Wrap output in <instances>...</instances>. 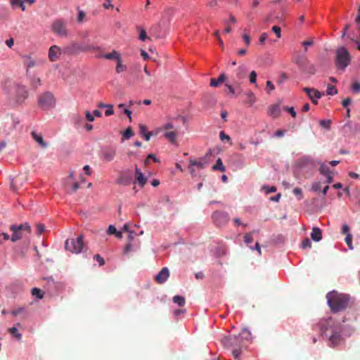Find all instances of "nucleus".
I'll return each instance as SVG.
<instances>
[{
    "mask_svg": "<svg viewBox=\"0 0 360 360\" xmlns=\"http://www.w3.org/2000/svg\"><path fill=\"white\" fill-rule=\"evenodd\" d=\"M327 302L333 312L345 310L349 302V296L346 294L331 291L326 295Z\"/></svg>",
    "mask_w": 360,
    "mask_h": 360,
    "instance_id": "1",
    "label": "nucleus"
},
{
    "mask_svg": "<svg viewBox=\"0 0 360 360\" xmlns=\"http://www.w3.org/2000/svg\"><path fill=\"white\" fill-rule=\"evenodd\" d=\"M222 345L227 348L232 349V354L235 359H238L243 349H246V344L240 340L239 335H229L221 340Z\"/></svg>",
    "mask_w": 360,
    "mask_h": 360,
    "instance_id": "2",
    "label": "nucleus"
},
{
    "mask_svg": "<svg viewBox=\"0 0 360 360\" xmlns=\"http://www.w3.org/2000/svg\"><path fill=\"white\" fill-rule=\"evenodd\" d=\"M10 230L13 231L11 240L15 242L30 234L31 228L27 223H25L20 225L13 224L10 226Z\"/></svg>",
    "mask_w": 360,
    "mask_h": 360,
    "instance_id": "3",
    "label": "nucleus"
},
{
    "mask_svg": "<svg viewBox=\"0 0 360 360\" xmlns=\"http://www.w3.org/2000/svg\"><path fill=\"white\" fill-rule=\"evenodd\" d=\"M350 56L345 47H340L336 51V65L338 68L344 70L349 63Z\"/></svg>",
    "mask_w": 360,
    "mask_h": 360,
    "instance_id": "4",
    "label": "nucleus"
},
{
    "mask_svg": "<svg viewBox=\"0 0 360 360\" xmlns=\"http://www.w3.org/2000/svg\"><path fill=\"white\" fill-rule=\"evenodd\" d=\"M65 248L67 250L78 254L82 252L83 244V236H79L76 239H68L65 243Z\"/></svg>",
    "mask_w": 360,
    "mask_h": 360,
    "instance_id": "5",
    "label": "nucleus"
},
{
    "mask_svg": "<svg viewBox=\"0 0 360 360\" xmlns=\"http://www.w3.org/2000/svg\"><path fill=\"white\" fill-rule=\"evenodd\" d=\"M40 108L44 110H49L56 104V100L52 93L47 91L41 94L38 101Z\"/></svg>",
    "mask_w": 360,
    "mask_h": 360,
    "instance_id": "6",
    "label": "nucleus"
},
{
    "mask_svg": "<svg viewBox=\"0 0 360 360\" xmlns=\"http://www.w3.org/2000/svg\"><path fill=\"white\" fill-rule=\"evenodd\" d=\"M117 154L115 147L107 146L101 150L100 159L104 162H109L112 161Z\"/></svg>",
    "mask_w": 360,
    "mask_h": 360,
    "instance_id": "7",
    "label": "nucleus"
},
{
    "mask_svg": "<svg viewBox=\"0 0 360 360\" xmlns=\"http://www.w3.org/2000/svg\"><path fill=\"white\" fill-rule=\"evenodd\" d=\"M12 96H14L17 103H22L27 98L28 91H27L25 86L16 84L13 87V92H12Z\"/></svg>",
    "mask_w": 360,
    "mask_h": 360,
    "instance_id": "8",
    "label": "nucleus"
},
{
    "mask_svg": "<svg viewBox=\"0 0 360 360\" xmlns=\"http://www.w3.org/2000/svg\"><path fill=\"white\" fill-rule=\"evenodd\" d=\"M212 218L214 224L219 227L226 225L229 221L228 213L224 212H214L212 215Z\"/></svg>",
    "mask_w": 360,
    "mask_h": 360,
    "instance_id": "9",
    "label": "nucleus"
},
{
    "mask_svg": "<svg viewBox=\"0 0 360 360\" xmlns=\"http://www.w3.org/2000/svg\"><path fill=\"white\" fill-rule=\"evenodd\" d=\"M296 63L304 71L310 73H315V68L314 65L311 64L306 57L297 56L295 59Z\"/></svg>",
    "mask_w": 360,
    "mask_h": 360,
    "instance_id": "10",
    "label": "nucleus"
},
{
    "mask_svg": "<svg viewBox=\"0 0 360 360\" xmlns=\"http://www.w3.org/2000/svg\"><path fill=\"white\" fill-rule=\"evenodd\" d=\"M52 31L58 35L66 36V23L63 20H57L52 24Z\"/></svg>",
    "mask_w": 360,
    "mask_h": 360,
    "instance_id": "11",
    "label": "nucleus"
},
{
    "mask_svg": "<svg viewBox=\"0 0 360 360\" xmlns=\"http://www.w3.org/2000/svg\"><path fill=\"white\" fill-rule=\"evenodd\" d=\"M169 276V271L167 267H164L155 276V281L159 284L164 283Z\"/></svg>",
    "mask_w": 360,
    "mask_h": 360,
    "instance_id": "12",
    "label": "nucleus"
},
{
    "mask_svg": "<svg viewBox=\"0 0 360 360\" xmlns=\"http://www.w3.org/2000/svg\"><path fill=\"white\" fill-rule=\"evenodd\" d=\"M60 55V49L54 45L49 48V58L51 61L53 62L59 58Z\"/></svg>",
    "mask_w": 360,
    "mask_h": 360,
    "instance_id": "13",
    "label": "nucleus"
},
{
    "mask_svg": "<svg viewBox=\"0 0 360 360\" xmlns=\"http://www.w3.org/2000/svg\"><path fill=\"white\" fill-rule=\"evenodd\" d=\"M303 91L307 94L309 98H315L316 99H319L323 95H324L323 93H321L314 88L304 87Z\"/></svg>",
    "mask_w": 360,
    "mask_h": 360,
    "instance_id": "14",
    "label": "nucleus"
},
{
    "mask_svg": "<svg viewBox=\"0 0 360 360\" xmlns=\"http://www.w3.org/2000/svg\"><path fill=\"white\" fill-rule=\"evenodd\" d=\"M135 178L141 187H143L147 182V179L143 176L137 165H135Z\"/></svg>",
    "mask_w": 360,
    "mask_h": 360,
    "instance_id": "15",
    "label": "nucleus"
},
{
    "mask_svg": "<svg viewBox=\"0 0 360 360\" xmlns=\"http://www.w3.org/2000/svg\"><path fill=\"white\" fill-rule=\"evenodd\" d=\"M31 135L33 139L37 142L41 148H46L48 146V144L44 141L41 134H38L36 131H32Z\"/></svg>",
    "mask_w": 360,
    "mask_h": 360,
    "instance_id": "16",
    "label": "nucleus"
},
{
    "mask_svg": "<svg viewBox=\"0 0 360 360\" xmlns=\"http://www.w3.org/2000/svg\"><path fill=\"white\" fill-rule=\"evenodd\" d=\"M268 114L274 117L277 118L281 115V108L278 104L272 105L269 107Z\"/></svg>",
    "mask_w": 360,
    "mask_h": 360,
    "instance_id": "17",
    "label": "nucleus"
},
{
    "mask_svg": "<svg viewBox=\"0 0 360 360\" xmlns=\"http://www.w3.org/2000/svg\"><path fill=\"white\" fill-rule=\"evenodd\" d=\"M9 3L12 8H20L22 11L26 10V7L25 3L26 1L25 0H9Z\"/></svg>",
    "mask_w": 360,
    "mask_h": 360,
    "instance_id": "18",
    "label": "nucleus"
},
{
    "mask_svg": "<svg viewBox=\"0 0 360 360\" xmlns=\"http://www.w3.org/2000/svg\"><path fill=\"white\" fill-rule=\"evenodd\" d=\"M174 128V124L172 122H167L162 124L161 127L155 129L154 130V135H158L159 133L162 131H168V130L173 129Z\"/></svg>",
    "mask_w": 360,
    "mask_h": 360,
    "instance_id": "19",
    "label": "nucleus"
},
{
    "mask_svg": "<svg viewBox=\"0 0 360 360\" xmlns=\"http://www.w3.org/2000/svg\"><path fill=\"white\" fill-rule=\"evenodd\" d=\"M193 166H196L199 169H204L205 167V163L200 162V161H196L194 160H190V165H189L190 172L193 176H195V174L194 169L193 168Z\"/></svg>",
    "mask_w": 360,
    "mask_h": 360,
    "instance_id": "20",
    "label": "nucleus"
},
{
    "mask_svg": "<svg viewBox=\"0 0 360 360\" xmlns=\"http://www.w3.org/2000/svg\"><path fill=\"white\" fill-rule=\"evenodd\" d=\"M238 335L240 336V340H243L245 344L251 341L252 338L250 331L246 328H243Z\"/></svg>",
    "mask_w": 360,
    "mask_h": 360,
    "instance_id": "21",
    "label": "nucleus"
},
{
    "mask_svg": "<svg viewBox=\"0 0 360 360\" xmlns=\"http://www.w3.org/2000/svg\"><path fill=\"white\" fill-rule=\"evenodd\" d=\"M100 57H103L107 60H116L118 61L121 58L120 53L115 50H113L111 53L101 55Z\"/></svg>",
    "mask_w": 360,
    "mask_h": 360,
    "instance_id": "22",
    "label": "nucleus"
},
{
    "mask_svg": "<svg viewBox=\"0 0 360 360\" xmlns=\"http://www.w3.org/2000/svg\"><path fill=\"white\" fill-rule=\"evenodd\" d=\"M311 238L316 242H319L322 238L321 230L319 228L314 227L311 233Z\"/></svg>",
    "mask_w": 360,
    "mask_h": 360,
    "instance_id": "23",
    "label": "nucleus"
},
{
    "mask_svg": "<svg viewBox=\"0 0 360 360\" xmlns=\"http://www.w3.org/2000/svg\"><path fill=\"white\" fill-rule=\"evenodd\" d=\"M24 65L26 68L27 73H28L30 68H34L36 65V61L30 56H24Z\"/></svg>",
    "mask_w": 360,
    "mask_h": 360,
    "instance_id": "24",
    "label": "nucleus"
},
{
    "mask_svg": "<svg viewBox=\"0 0 360 360\" xmlns=\"http://www.w3.org/2000/svg\"><path fill=\"white\" fill-rule=\"evenodd\" d=\"M226 79V76L225 74H221L218 79L211 78L210 79V86L213 87L218 86L221 83L224 82Z\"/></svg>",
    "mask_w": 360,
    "mask_h": 360,
    "instance_id": "25",
    "label": "nucleus"
},
{
    "mask_svg": "<svg viewBox=\"0 0 360 360\" xmlns=\"http://www.w3.org/2000/svg\"><path fill=\"white\" fill-rule=\"evenodd\" d=\"M341 340V335L339 331L334 330L330 337V342L333 346L337 345Z\"/></svg>",
    "mask_w": 360,
    "mask_h": 360,
    "instance_id": "26",
    "label": "nucleus"
},
{
    "mask_svg": "<svg viewBox=\"0 0 360 360\" xmlns=\"http://www.w3.org/2000/svg\"><path fill=\"white\" fill-rule=\"evenodd\" d=\"M163 136L169 140L171 143H174L176 142L177 132L176 131H165Z\"/></svg>",
    "mask_w": 360,
    "mask_h": 360,
    "instance_id": "27",
    "label": "nucleus"
},
{
    "mask_svg": "<svg viewBox=\"0 0 360 360\" xmlns=\"http://www.w3.org/2000/svg\"><path fill=\"white\" fill-rule=\"evenodd\" d=\"M245 95L246 99L245 102L248 103L250 106H252L255 103L256 100L255 94L251 91H248L245 93Z\"/></svg>",
    "mask_w": 360,
    "mask_h": 360,
    "instance_id": "28",
    "label": "nucleus"
},
{
    "mask_svg": "<svg viewBox=\"0 0 360 360\" xmlns=\"http://www.w3.org/2000/svg\"><path fill=\"white\" fill-rule=\"evenodd\" d=\"M247 70L244 66H240L236 70V77L238 81L245 78Z\"/></svg>",
    "mask_w": 360,
    "mask_h": 360,
    "instance_id": "29",
    "label": "nucleus"
},
{
    "mask_svg": "<svg viewBox=\"0 0 360 360\" xmlns=\"http://www.w3.org/2000/svg\"><path fill=\"white\" fill-rule=\"evenodd\" d=\"M319 172L320 174H321L322 175L325 176L326 174H328L331 172H333L328 165H326V163L324 162H321L320 164V167H319Z\"/></svg>",
    "mask_w": 360,
    "mask_h": 360,
    "instance_id": "30",
    "label": "nucleus"
},
{
    "mask_svg": "<svg viewBox=\"0 0 360 360\" xmlns=\"http://www.w3.org/2000/svg\"><path fill=\"white\" fill-rule=\"evenodd\" d=\"M8 333L15 337L17 340H20L22 338V334L18 333V328L16 327L9 328L8 329Z\"/></svg>",
    "mask_w": 360,
    "mask_h": 360,
    "instance_id": "31",
    "label": "nucleus"
},
{
    "mask_svg": "<svg viewBox=\"0 0 360 360\" xmlns=\"http://www.w3.org/2000/svg\"><path fill=\"white\" fill-rule=\"evenodd\" d=\"M212 169L213 170H219L221 172L225 171V167L224 166L221 158H218L217 160L216 164L212 166Z\"/></svg>",
    "mask_w": 360,
    "mask_h": 360,
    "instance_id": "32",
    "label": "nucleus"
},
{
    "mask_svg": "<svg viewBox=\"0 0 360 360\" xmlns=\"http://www.w3.org/2000/svg\"><path fill=\"white\" fill-rule=\"evenodd\" d=\"M131 177H127L124 176H121L119 177L117 180V183L121 185L127 186L129 185L131 182Z\"/></svg>",
    "mask_w": 360,
    "mask_h": 360,
    "instance_id": "33",
    "label": "nucleus"
},
{
    "mask_svg": "<svg viewBox=\"0 0 360 360\" xmlns=\"http://www.w3.org/2000/svg\"><path fill=\"white\" fill-rule=\"evenodd\" d=\"M125 70H127V66L122 64V58H120L118 61H117L115 71L117 73L119 74Z\"/></svg>",
    "mask_w": 360,
    "mask_h": 360,
    "instance_id": "34",
    "label": "nucleus"
},
{
    "mask_svg": "<svg viewBox=\"0 0 360 360\" xmlns=\"http://www.w3.org/2000/svg\"><path fill=\"white\" fill-rule=\"evenodd\" d=\"M173 301L174 303L177 304L179 307H182L185 304V298L180 295H175L173 297Z\"/></svg>",
    "mask_w": 360,
    "mask_h": 360,
    "instance_id": "35",
    "label": "nucleus"
},
{
    "mask_svg": "<svg viewBox=\"0 0 360 360\" xmlns=\"http://www.w3.org/2000/svg\"><path fill=\"white\" fill-rule=\"evenodd\" d=\"M74 46H75L77 49H78L81 51H91V50L99 49L98 47H94L91 45H87V46H78L76 44H74Z\"/></svg>",
    "mask_w": 360,
    "mask_h": 360,
    "instance_id": "36",
    "label": "nucleus"
},
{
    "mask_svg": "<svg viewBox=\"0 0 360 360\" xmlns=\"http://www.w3.org/2000/svg\"><path fill=\"white\" fill-rule=\"evenodd\" d=\"M333 324V319L331 318H329L326 321V323L322 326V330H324L326 331V330H328L330 328H332Z\"/></svg>",
    "mask_w": 360,
    "mask_h": 360,
    "instance_id": "37",
    "label": "nucleus"
},
{
    "mask_svg": "<svg viewBox=\"0 0 360 360\" xmlns=\"http://www.w3.org/2000/svg\"><path fill=\"white\" fill-rule=\"evenodd\" d=\"M41 79L38 77H33L31 79V85L33 88L37 89L38 86H41Z\"/></svg>",
    "mask_w": 360,
    "mask_h": 360,
    "instance_id": "38",
    "label": "nucleus"
},
{
    "mask_svg": "<svg viewBox=\"0 0 360 360\" xmlns=\"http://www.w3.org/2000/svg\"><path fill=\"white\" fill-rule=\"evenodd\" d=\"M32 295L36 296L39 299H41L43 297V293L41 290L37 288H32Z\"/></svg>",
    "mask_w": 360,
    "mask_h": 360,
    "instance_id": "39",
    "label": "nucleus"
},
{
    "mask_svg": "<svg viewBox=\"0 0 360 360\" xmlns=\"http://www.w3.org/2000/svg\"><path fill=\"white\" fill-rule=\"evenodd\" d=\"M134 135L132 129L129 127L123 132V138L124 139H129Z\"/></svg>",
    "mask_w": 360,
    "mask_h": 360,
    "instance_id": "40",
    "label": "nucleus"
},
{
    "mask_svg": "<svg viewBox=\"0 0 360 360\" xmlns=\"http://www.w3.org/2000/svg\"><path fill=\"white\" fill-rule=\"evenodd\" d=\"M327 94L333 96L338 94V90L335 86L328 85L327 87Z\"/></svg>",
    "mask_w": 360,
    "mask_h": 360,
    "instance_id": "41",
    "label": "nucleus"
},
{
    "mask_svg": "<svg viewBox=\"0 0 360 360\" xmlns=\"http://www.w3.org/2000/svg\"><path fill=\"white\" fill-rule=\"evenodd\" d=\"M320 126L327 129H329L331 124V121L330 120H322L319 122Z\"/></svg>",
    "mask_w": 360,
    "mask_h": 360,
    "instance_id": "42",
    "label": "nucleus"
},
{
    "mask_svg": "<svg viewBox=\"0 0 360 360\" xmlns=\"http://www.w3.org/2000/svg\"><path fill=\"white\" fill-rule=\"evenodd\" d=\"M321 184L319 181H315L311 185V190L314 192H318L321 190Z\"/></svg>",
    "mask_w": 360,
    "mask_h": 360,
    "instance_id": "43",
    "label": "nucleus"
},
{
    "mask_svg": "<svg viewBox=\"0 0 360 360\" xmlns=\"http://www.w3.org/2000/svg\"><path fill=\"white\" fill-rule=\"evenodd\" d=\"M271 30L276 34L277 38H281V27L279 26L274 25L271 28Z\"/></svg>",
    "mask_w": 360,
    "mask_h": 360,
    "instance_id": "44",
    "label": "nucleus"
},
{
    "mask_svg": "<svg viewBox=\"0 0 360 360\" xmlns=\"http://www.w3.org/2000/svg\"><path fill=\"white\" fill-rule=\"evenodd\" d=\"M345 242L350 249H352V236L350 233L347 234L345 238Z\"/></svg>",
    "mask_w": 360,
    "mask_h": 360,
    "instance_id": "45",
    "label": "nucleus"
},
{
    "mask_svg": "<svg viewBox=\"0 0 360 360\" xmlns=\"http://www.w3.org/2000/svg\"><path fill=\"white\" fill-rule=\"evenodd\" d=\"M252 233H246L244 236V240L245 243L250 244L253 241V238L252 237Z\"/></svg>",
    "mask_w": 360,
    "mask_h": 360,
    "instance_id": "46",
    "label": "nucleus"
},
{
    "mask_svg": "<svg viewBox=\"0 0 360 360\" xmlns=\"http://www.w3.org/2000/svg\"><path fill=\"white\" fill-rule=\"evenodd\" d=\"M311 243L309 240V238H305L302 243V248L303 249H305L307 248H311Z\"/></svg>",
    "mask_w": 360,
    "mask_h": 360,
    "instance_id": "47",
    "label": "nucleus"
},
{
    "mask_svg": "<svg viewBox=\"0 0 360 360\" xmlns=\"http://www.w3.org/2000/svg\"><path fill=\"white\" fill-rule=\"evenodd\" d=\"M293 193L297 195V196H299V199L301 200L303 198V195H302V191L301 188H295L293 189Z\"/></svg>",
    "mask_w": 360,
    "mask_h": 360,
    "instance_id": "48",
    "label": "nucleus"
},
{
    "mask_svg": "<svg viewBox=\"0 0 360 360\" xmlns=\"http://www.w3.org/2000/svg\"><path fill=\"white\" fill-rule=\"evenodd\" d=\"M107 233L108 235H112V234H115L117 233V229L115 227V226L113 225H110L108 230H107Z\"/></svg>",
    "mask_w": 360,
    "mask_h": 360,
    "instance_id": "49",
    "label": "nucleus"
},
{
    "mask_svg": "<svg viewBox=\"0 0 360 360\" xmlns=\"http://www.w3.org/2000/svg\"><path fill=\"white\" fill-rule=\"evenodd\" d=\"M257 80V73L255 71H252L250 75V82L252 84H254L256 82Z\"/></svg>",
    "mask_w": 360,
    "mask_h": 360,
    "instance_id": "50",
    "label": "nucleus"
},
{
    "mask_svg": "<svg viewBox=\"0 0 360 360\" xmlns=\"http://www.w3.org/2000/svg\"><path fill=\"white\" fill-rule=\"evenodd\" d=\"M139 133L143 135L144 134L148 133V127L144 124H139Z\"/></svg>",
    "mask_w": 360,
    "mask_h": 360,
    "instance_id": "51",
    "label": "nucleus"
},
{
    "mask_svg": "<svg viewBox=\"0 0 360 360\" xmlns=\"http://www.w3.org/2000/svg\"><path fill=\"white\" fill-rule=\"evenodd\" d=\"M283 110L288 111L293 117H296V112L295 111L294 108L284 107Z\"/></svg>",
    "mask_w": 360,
    "mask_h": 360,
    "instance_id": "52",
    "label": "nucleus"
},
{
    "mask_svg": "<svg viewBox=\"0 0 360 360\" xmlns=\"http://www.w3.org/2000/svg\"><path fill=\"white\" fill-rule=\"evenodd\" d=\"M36 228H37V232L38 235H41L44 231V229H45L44 226L41 224H37Z\"/></svg>",
    "mask_w": 360,
    "mask_h": 360,
    "instance_id": "53",
    "label": "nucleus"
},
{
    "mask_svg": "<svg viewBox=\"0 0 360 360\" xmlns=\"http://www.w3.org/2000/svg\"><path fill=\"white\" fill-rule=\"evenodd\" d=\"M107 110L105 112V115L106 116H110L114 114L113 107L112 105H109L108 107H107Z\"/></svg>",
    "mask_w": 360,
    "mask_h": 360,
    "instance_id": "54",
    "label": "nucleus"
},
{
    "mask_svg": "<svg viewBox=\"0 0 360 360\" xmlns=\"http://www.w3.org/2000/svg\"><path fill=\"white\" fill-rule=\"evenodd\" d=\"M149 159H152L154 160V162H158L159 160L157 159V158L153 154H149L147 156V158L145 160V164L148 165L149 163Z\"/></svg>",
    "mask_w": 360,
    "mask_h": 360,
    "instance_id": "55",
    "label": "nucleus"
},
{
    "mask_svg": "<svg viewBox=\"0 0 360 360\" xmlns=\"http://www.w3.org/2000/svg\"><path fill=\"white\" fill-rule=\"evenodd\" d=\"M351 103L352 100L349 98H346L342 102V107L346 108L351 104Z\"/></svg>",
    "mask_w": 360,
    "mask_h": 360,
    "instance_id": "56",
    "label": "nucleus"
},
{
    "mask_svg": "<svg viewBox=\"0 0 360 360\" xmlns=\"http://www.w3.org/2000/svg\"><path fill=\"white\" fill-rule=\"evenodd\" d=\"M219 137L221 141L227 140L230 141V136L229 135H226L224 131H220L219 133Z\"/></svg>",
    "mask_w": 360,
    "mask_h": 360,
    "instance_id": "57",
    "label": "nucleus"
},
{
    "mask_svg": "<svg viewBox=\"0 0 360 360\" xmlns=\"http://www.w3.org/2000/svg\"><path fill=\"white\" fill-rule=\"evenodd\" d=\"M94 259L98 262L101 266H103L105 264V261L103 257H101L100 255H96L94 256Z\"/></svg>",
    "mask_w": 360,
    "mask_h": 360,
    "instance_id": "58",
    "label": "nucleus"
},
{
    "mask_svg": "<svg viewBox=\"0 0 360 360\" xmlns=\"http://www.w3.org/2000/svg\"><path fill=\"white\" fill-rule=\"evenodd\" d=\"M352 90L354 92H360V84L358 82H354L352 85Z\"/></svg>",
    "mask_w": 360,
    "mask_h": 360,
    "instance_id": "59",
    "label": "nucleus"
},
{
    "mask_svg": "<svg viewBox=\"0 0 360 360\" xmlns=\"http://www.w3.org/2000/svg\"><path fill=\"white\" fill-rule=\"evenodd\" d=\"M268 37V34L266 32H264L261 34L259 37V42L263 44L266 41V39Z\"/></svg>",
    "mask_w": 360,
    "mask_h": 360,
    "instance_id": "60",
    "label": "nucleus"
},
{
    "mask_svg": "<svg viewBox=\"0 0 360 360\" xmlns=\"http://www.w3.org/2000/svg\"><path fill=\"white\" fill-rule=\"evenodd\" d=\"M85 115H86V118L88 121H89V122L94 121V117L89 111H86Z\"/></svg>",
    "mask_w": 360,
    "mask_h": 360,
    "instance_id": "61",
    "label": "nucleus"
},
{
    "mask_svg": "<svg viewBox=\"0 0 360 360\" xmlns=\"http://www.w3.org/2000/svg\"><path fill=\"white\" fill-rule=\"evenodd\" d=\"M207 6L210 8H215L218 6V1L217 0H212L207 3Z\"/></svg>",
    "mask_w": 360,
    "mask_h": 360,
    "instance_id": "62",
    "label": "nucleus"
},
{
    "mask_svg": "<svg viewBox=\"0 0 360 360\" xmlns=\"http://www.w3.org/2000/svg\"><path fill=\"white\" fill-rule=\"evenodd\" d=\"M142 136H143V138L145 139V140L148 141H149V140H150V139L151 136H155V135H154V131H149V132H148V133H146V134H143Z\"/></svg>",
    "mask_w": 360,
    "mask_h": 360,
    "instance_id": "63",
    "label": "nucleus"
},
{
    "mask_svg": "<svg viewBox=\"0 0 360 360\" xmlns=\"http://www.w3.org/2000/svg\"><path fill=\"white\" fill-rule=\"evenodd\" d=\"M147 38L146 32L144 30H141L139 34V39L141 41H145Z\"/></svg>",
    "mask_w": 360,
    "mask_h": 360,
    "instance_id": "64",
    "label": "nucleus"
}]
</instances>
